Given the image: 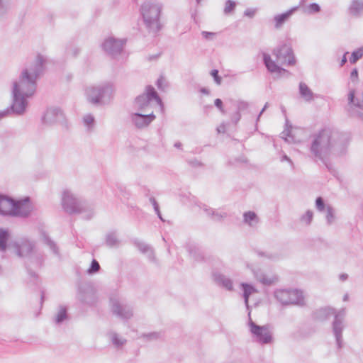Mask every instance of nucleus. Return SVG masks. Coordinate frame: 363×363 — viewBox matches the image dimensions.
Returning a JSON list of instances; mask_svg holds the SVG:
<instances>
[{
    "mask_svg": "<svg viewBox=\"0 0 363 363\" xmlns=\"http://www.w3.org/2000/svg\"><path fill=\"white\" fill-rule=\"evenodd\" d=\"M310 152L315 159L324 161L333 153H341L347 145L345 134L330 128H323L311 135Z\"/></svg>",
    "mask_w": 363,
    "mask_h": 363,
    "instance_id": "f257e3e1",
    "label": "nucleus"
},
{
    "mask_svg": "<svg viewBox=\"0 0 363 363\" xmlns=\"http://www.w3.org/2000/svg\"><path fill=\"white\" fill-rule=\"evenodd\" d=\"M46 60L41 54H38L30 67L24 68L19 76L18 82L13 83L18 85V91L25 101L32 96L36 91L37 79L42 76L45 69Z\"/></svg>",
    "mask_w": 363,
    "mask_h": 363,
    "instance_id": "f03ea898",
    "label": "nucleus"
},
{
    "mask_svg": "<svg viewBox=\"0 0 363 363\" xmlns=\"http://www.w3.org/2000/svg\"><path fill=\"white\" fill-rule=\"evenodd\" d=\"M62 206L64 211L69 214L86 213L84 218L90 220L94 216V208L86 201L77 198L69 191L63 192Z\"/></svg>",
    "mask_w": 363,
    "mask_h": 363,
    "instance_id": "7ed1b4c3",
    "label": "nucleus"
},
{
    "mask_svg": "<svg viewBox=\"0 0 363 363\" xmlns=\"http://www.w3.org/2000/svg\"><path fill=\"white\" fill-rule=\"evenodd\" d=\"M114 85L111 82H104L86 89V98L89 103L95 106L108 104L113 99Z\"/></svg>",
    "mask_w": 363,
    "mask_h": 363,
    "instance_id": "20e7f679",
    "label": "nucleus"
},
{
    "mask_svg": "<svg viewBox=\"0 0 363 363\" xmlns=\"http://www.w3.org/2000/svg\"><path fill=\"white\" fill-rule=\"evenodd\" d=\"M162 8L159 4L145 2L140 7L143 22L149 32L157 33L161 29L160 16Z\"/></svg>",
    "mask_w": 363,
    "mask_h": 363,
    "instance_id": "39448f33",
    "label": "nucleus"
},
{
    "mask_svg": "<svg viewBox=\"0 0 363 363\" xmlns=\"http://www.w3.org/2000/svg\"><path fill=\"white\" fill-rule=\"evenodd\" d=\"M152 100L157 102L162 110L164 108L162 100L155 89L152 85H147L145 91L135 99L134 104L140 112H149L151 107L150 103Z\"/></svg>",
    "mask_w": 363,
    "mask_h": 363,
    "instance_id": "423d86ee",
    "label": "nucleus"
},
{
    "mask_svg": "<svg viewBox=\"0 0 363 363\" xmlns=\"http://www.w3.org/2000/svg\"><path fill=\"white\" fill-rule=\"evenodd\" d=\"M28 101L24 100L18 91V85L14 84L12 89V103L6 109L0 111V120L11 115H23L26 111Z\"/></svg>",
    "mask_w": 363,
    "mask_h": 363,
    "instance_id": "0eeeda50",
    "label": "nucleus"
},
{
    "mask_svg": "<svg viewBox=\"0 0 363 363\" xmlns=\"http://www.w3.org/2000/svg\"><path fill=\"white\" fill-rule=\"evenodd\" d=\"M276 298L283 305H304L303 293L298 289H281L275 291Z\"/></svg>",
    "mask_w": 363,
    "mask_h": 363,
    "instance_id": "6e6552de",
    "label": "nucleus"
},
{
    "mask_svg": "<svg viewBox=\"0 0 363 363\" xmlns=\"http://www.w3.org/2000/svg\"><path fill=\"white\" fill-rule=\"evenodd\" d=\"M272 53L276 56L277 60L280 62L282 65L293 66L296 64L295 56L290 43L285 42L280 43L277 48L274 49Z\"/></svg>",
    "mask_w": 363,
    "mask_h": 363,
    "instance_id": "1a4fd4ad",
    "label": "nucleus"
},
{
    "mask_svg": "<svg viewBox=\"0 0 363 363\" xmlns=\"http://www.w3.org/2000/svg\"><path fill=\"white\" fill-rule=\"evenodd\" d=\"M77 298L82 303L94 306L97 302L96 291L91 283L77 282Z\"/></svg>",
    "mask_w": 363,
    "mask_h": 363,
    "instance_id": "9d476101",
    "label": "nucleus"
},
{
    "mask_svg": "<svg viewBox=\"0 0 363 363\" xmlns=\"http://www.w3.org/2000/svg\"><path fill=\"white\" fill-rule=\"evenodd\" d=\"M127 40L118 39L114 37L106 38L101 44L102 50L111 57H116L121 55Z\"/></svg>",
    "mask_w": 363,
    "mask_h": 363,
    "instance_id": "9b49d317",
    "label": "nucleus"
},
{
    "mask_svg": "<svg viewBox=\"0 0 363 363\" xmlns=\"http://www.w3.org/2000/svg\"><path fill=\"white\" fill-rule=\"evenodd\" d=\"M250 330L252 335L256 337L257 341L261 344H269L273 337L269 330V325H259L254 323L250 318L249 320Z\"/></svg>",
    "mask_w": 363,
    "mask_h": 363,
    "instance_id": "f8f14e48",
    "label": "nucleus"
},
{
    "mask_svg": "<svg viewBox=\"0 0 363 363\" xmlns=\"http://www.w3.org/2000/svg\"><path fill=\"white\" fill-rule=\"evenodd\" d=\"M42 121L43 123L46 124L60 123L66 129H68L65 114L60 108L52 107L48 108L42 118Z\"/></svg>",
    "mask_w": 363,
    "mask_h": 363,
    "instance_id": "ddd939ff",
    "label": "nucleus"
},
{
    "mask_svg": "<svg viewBox=\"0 0 363 363\" xmlns=\"http://www.w3.org/2000/svg\"><path fill=\"white\" fill-rule=\"evenodd\" d=\"M334 320L332 324L333 332L335 335L336 343L339 349L342 347V330L344 328L343 320L345 315V309H342L337 313L335 312Z\"/></svg>",
    "mask_w": 363,
    "mask_h": 363,
    "instance_id": "4468645a",
    "label": "nucleus"
},
{
    "mask_svg": "<svg viewBox=\"0 0 363 363\" xmlns=\"http://www.w3.org/2000/svg\"><path fill=\"white\" fill-rule=\"evenodd\" d=\"M31 211L32 205L30 198L26 197L23 199L16 200L11 216L27 218L30 215Z\"/></svg>",
    "mask_w": 363,
    "mask_h": 363,
    "instance_id": "2eb2a0df",
    "label": "nucleus"
},
{
    "mask_svg": "<svg viewBox=\"0 0 363 363\" xmlns=\"http://www.w3.org/2000/svg\"><path fill=\"white\" fill-rule=\"evenodd\" d=\"M35 244L27 238H21L13 243L16 254L19 257H27L35 248Z\"/></svg>",
    "mask_w": 363,
    "mask_h": 363,
    "instance_id": "dca6fc26",
    "label": "nucleus"
},
{
    "mask_svg": "<svg viewBox=\"0 0 363 363\" xmlns=\"http://www.w3.org/2000/svg\"><path fill=\"white\" fill-rule=\"evenodd\" d=\"M110 301L111 303V311L114 315L125 320H128L133 317V309L130 306L121 304L116 298H111Z\"/></svg>",
    "mask_w": 363,
    "mask_h": 363,
    "instance_id": "f3484780",
    "label": "nucleus"
},
{
    "mask_svg": "<svg viewBox=\"0 0 363 363\" xmlns=\"http://www.w3.org/2000/svg\"><path fill=\"white\" fill-rule=\"evenodd\" d=\"M155 115L151 111L147 114L142 113H133L130 114V119L134 125L139 129L148 126L155 119Z\"/></svg>",
    "mask_w": 363,
    "mask_h": 363,
    "instance_id": "a211bd4d",
    "label": "nucleus"
},
{
    "mask_svg": "<svg viewBox=\"0 0 363 363\" xmlns=\"http://www.w3.org/2000/svg\"><path fill=\"white\" fill-rule=\"evenodd\" d=\"M132 243L134 245L135 247L138 248V250L143 255H146L147 259L149 261L152 262H156L157 259L155 255V250L151 247V245L137 239L135 238L132 240Z\"/></svg>",
    "mask_w": 363,
    "mask_h": 363,
    "instance_id": "6ab92c4d",
    "label": "nucleus"
},
{
    "mask_svg": "<svg viewBox=\"0 0 363 363\" xmlns=\"http://www.w3.org/2000/svg\"><path fill=\"white\" fill-rule=\"evenodd\" d=\"M15 202L12 197L0 194V215L11 216Z\"/></svg>",
    "mask_w": 363,
    "mask_h": 363,
    "instance_id": "aec40b11",
    "label": "nucleus"
},
{
    "mask_svg": "<svg viewBox=\"0 0 363 363\" xmlns=\"http://www.w3.org/2000/svg\"><path fill=\"white\" fill-rule=\"evenodd\" d=\"M335 314V309L330 307L320 308L313 313V318L323 322Z\"/></svg>",
    "mask_w": 363,
    "mask_h": 363,
    "instance_id": "412c9836",
    "label": "nucleus"
},
{
    "mask_svg": "<svg viewBox=\"0 0 363 363\" xmlns=\"http://www.w3.org/2000/svg\"><path fill=\"white\" fill-rule=\"evenodd\" d=\"M296 11H298V6H294L286 12L276 15L274 18L275 28H279Z\"/></svg>",
    "mask_w": 363,
    "mask_h": 363,
    "instance_id": "4be33fe9",
    "label": "nucleus"
},
{
    "mask_svg": "<svg viewBox=\"0 0 363 363\" xmlns=\"http://www.w3.org/2000/svg\"><path fill=\"white\" fill-rule=\"evenodd\" d=\"M240 286L241 289L242 290V296L245 306L247 310H250L249 298L251 294L256 293L257 291L253 285L248 283H242Z\"/></svg>",
    "mask_w": 363,
    "mask_h": 363,
    "instance_id": "5701e85b",
    "label": "nucleus"
},
{
    "mask_svg": "<svg viewBox=\"0 0 363 363\" xmlns=\"http://www.w3.org/2000/svg\"><path fill=\"white\" fill-rule=\"evenodd\" d=\"M40 235H41V238H42V240L43 241V242L48 246L49 247V248L50 249V250L52 252V253L57 256V257H60V250H59V247H57V244L55 243V242H54L50 238V236L48 235V234L44 231V230H42L41 233H40Z\"/></svg>",
    "mask_w": 363,
    "mask_h": 363,
    "instance_id": "b1692460",
    "label": "nucleus"
},
{
    "mask_svg": "<svg viewBox=\"0 0 363 363\" xmlns=\"http://www.w3.org/2000/svg\"><path fill=\"white\" fill-rule=\"evenodd\" d=\"M348 105L354 106L363 110V91L360 96H355V90L351 89L348 94Z\"/></svg>",
    "mask_w": 363,
    "mask_h": 363,
    "instance_id": "393cba45",
    "label": "nucleus"
},
{
    "mask_svg": "<svg viewBox=\"0 0 363 363\" xmlns=\"http://www.w3.org/2000/svg\"><path fill=\"white\" fill-rule=\"evenodd\" d=\"M264 65L267 70L271 73H275L278 70H284V68L279 66L274 60H272L270 55L264 52L262 54Z\"/></svg>",
    "mask_w": 363,
    "mask_h": 363,
    "instance_id": "a878e982",
    "label": "nucleus"
},
{
    "mask_svg": "<svg viewBox=\"0 0 363 363\" xmlns=\"http://www.w3.org/2000/svg\"><path fill=\"white\" fill-rule=\"evenodd\" d=\"M349 13L355 17L358 18L362 15L363 12V1L361 0H353L352 1L349 8Z\"/></svg>",
    "mask_w": 363,
    "mask_h": 363,
    "instance_id": "bb28decb",
    "label": "nucleus"
},
{
    "mask_svg": "<svg viewBox=\"0 0 363 363\" xmlns=\"http://www.w3.org/2000/svg\"><path fill=\"white\" fill-rule=\"evenodd\" d=\"M105 244L110 248L119 247L121 241L118 238L116 230L110 231L106 235Z\"/></svg>",
    "mask_w": 363,
    "mask_h": 363,
    "instance_id": "cd10ccee",
    "label": "nucleus"
},
{
    "mask_svg": "<svg viewBox=\"0 0 363 363\" xmlns=\"http://www.w3.org/2000/svg\"><path fill=\"white\" fill-rule=\"evenodd\" d=\"M213 277L215 281L221 284L227 290L232 291L233 289V281L230 279L227 278L225 275L219 273L214 274Z\"/></svg>",
    "mask_w": 363,
    "mask_h": 363,
    "instance_id": "c85d7f7f",
    "label": "nucleus"
},
{
    "mask_svg": "<svg viewBox=\"0 0 363 363\" xmlns=\"http://www.w3.org/2000/svg\"><path fill=\"white\" fill-rule=\"evenodd\" d=\"M10 231L8 229L0 228V252H5L8 249V242L10 238Z\"/></svg>",
    "mask_w": 363,
    "mask_h": 363,
    "instance_id": "c756f323",
    "label": "nucleus"
},
{
    "mask_svg": "<svg viewBox=\"0 0 363 363\" xmlns=\"http://www.w3.org/2000/svg\"><path fill=\"white\" fill-rule=\"evenodd\" d=\"M190 255L197 262H205L206 258L204 252L196 246H191L189 249Z\"/></svg>",
    "mask_w": 363,
    "mask_h": 363,
    "instance_id": "7c9ffc66",
    "label": "nucleus"
},
{
    "mask_svg": "<svg viewBox=\"0 0 363 363\" xmlns=\"http://www.w3.org/2000/svg\"><path fill=\"white\" fill-rule=\"evenodd\" d=\"M299 94L306 101H311L313 98V93L303 82L299 84Z\"/></svg>",
    "mask_w": 363,
    "mask_h": 363,
    "instance_id": "2f4dec72",
    "label": "nucleus"
},
{
    "mask_svg": "<svg viewBox=\"0 0 363 363\" xmlns=\"http://www.w3.org/2000/svg\"><path fill=\"white\" fill-rule=\"evenodd\" d=\"M244 222L250 226H253V222L258 223L259 218L254 211H247L243 214Z\"/></svg>",
    "mask_w": 363,
    "mask_h": 363,
    "instance_id": "473e14b6",
    "label": "nucleus"
},
{
    "mask_svg": "<svg viewBox=\"0 0 363 363\" xmlns=\"http://www.w3.org/2000/svg\"><path fill=\"white\" fill-rule=\"evenodd\" d=\"M67 310L65 306H60V309L55 317V323L61 324L67 319Z\"/></svg>",
    "mask_w": 363,
    "mask_h": 363,
    "instance_id": "72a5a7b5",
    "label": "nucleus"
},
{
    "mask_svg": "<svg viewBox=\"0 0 363 363\" xmlns=\"http://www.w3.org/2000/svg\"><path fill=\"white\" fill-rule=\"evenodd\" d=\"M302 11L305 13L313 14L320 11V6L317 3H311L307 7H303Z\"/></svg>",
    "mask_w": 363,
    "mask_h": 363,
    "instance_id": "f704fd0d",
    "label": "nucleus"
},
{
    "mask_svg": "<svg viewBox=\"0 0 363 363\" xmlns=\"http://www.w3.org/2000/svg\"><path fill=\"white\" fill-rule=\"evenodd\" d=\"M111 341L113 345L118 348L122 347L126 342V340L125 338L120 337L116 333H111Z\"/></svg>",
    "mask_w": 363,
    "mask_h": 363,
    "instance_id": "c9c22d12",
    "label": "nucleus"
},
{
    "mask_svg": "<svg viewBox=\"0 0 363 363\" xmlns=\"http://www.w3.org/2000/svg\"><path fill=\"white\" fill-rule=\"evenodd\" d=\"M363 56V46L352 52L350 58V62L351 64L356 63Z\"/></svg>",
    "mask_w": 363,
    "mask_h": 363,
    "instance_id": "e433bc0d",
    "label": "nucleus"
},
{
    "mask_svg": "<svg viewBox=\"0 0 363 363\" xmlns=\"http://www.w3.org/2000/svg\"><path fill=\"white\" fill-rule=\"evenodd\" d=\"M325 218L328 225L332 224L335 220V210L330 205H327Z\"/></svg>",
    "mask_w": 363,
    "mask_h": 363,
    "instance_id": "4c0bfd02",
    "label": "nucleus"
},
{
    "mask_svg": "<svg viewBox=\"0 0 363 363\" xmlns=\"http://www.w3.org/2000/svg\"><path fill=\"white\" fill-rule=\"evenodd\" d=\"M100 268L101 267L99 262L96 259H93L89 269H87V273L89 274H96L99 271Z\"/></svg>",
    "mask_w": 363,
    "mask_h": 363,
    "instance_id": "58836bf2",
    "label": "nucleus"
},
{
    "mask_svg": "<svg viewBox=\"0 0 363 363\" xmlns=\"http://www.w3.org/2000/svg\"><path fill=\"white\" fill-rule=\"evenodd\" d=\"M236 6L235 1L233 0H227L225 2V6L223 10L225 14H229L234 11Z\"/></svg>",
    "mask_w": 363,
    "mask_h": 363,
    "instance_id": "ea45409f",
    "label": "nucleus"
},
{
    "mask_svg": "<svg viewBox=\"0 0 363 363\" xmlns=\"http://www.w3.org/2000/svg\"><path fill=\"white\" fill-rule=\"evenodd\" d=\"M149 200H150V202L152 204L154 210H155L156 214L157 215V217L162 221H164V220L163 219V218L162 216V214H161V212L160 210V206H159V204H158L157 201H156V199L153 196H152L150 198Z\"/></svg>",
    "mask_w": 363,
    "mask_h": 363,
    "instance_id": "a19ab883",
    "label": "nucleus"
},
{
    "mask_svg": "<svg viewBox=\"0 0 363 363\" xmlns=\"http://www.w3.org/2000/svg\"><path fill=\"white\" fill-rule=\"evenodd\" d=\"M315 207L320 212L324 211L327 209L324 199L321 196H318L315 199Z\"/></svg>",
    "mask_w": 363,
    "mask_h": 363,
    "instance_id": "79ce46f5",
    "label": "nucleus"
},
{
    "mask_svg": "<svg viewBox=\"0 0 363 363\" xmlns=\"http://www.w3.org/2000/svg\"><path fill=\"white\" fill-rule=\"evenodd\" d=\"M313 213L311 210H308L301 218V220L309 225L313 219Z\"/></svg>",
    "mask_w": 363,
    "mask_h": 363,
    "instance_id": "37998d69",
    "label": "nucleus"
},
{
    "mask_svg": "<svg viewBox=\"0 0 363 363\" xmlns=\"http://www.w3.org/2000/svg\"><path fill=\"white\" fill-rule=\"evenodd\" d=\"M227 217V213L225 212H218L215 211L213 216H212L211 219L216 222L222 221L225 218Z\"/></svg>",
    "mask_w": 363,
    "mask_h": 363,
    "instance_id": "c03bdc74",
    "label": "nucleus"
},
{
    "mask_svg": "<svg viewBox=\"0 0 363 363\" xmlns=\"http://www.w3.org/2000/svg\"><path fill=\"white\" fill-rule=\"evenodd\" d=\"M249 103L245 101H238L237 102V111L240 113L245 110H247L249 108Z\"/></svg>",
    "mask_w": 363,
    "mask_h": 363,
    "instance_id": "a18cd8bd",
    "label": "nucleus"
},
{
    "mask_svg": "<svg viewBox=\"0 0 363 363\" xmlns=\"http://www.w3.org/2000/svg\"><path fill=\"white\" fill-rule=\"evenodd\" d=\"M211 75L213 78L215 82L220 85L222 82V77L218 74V70L216 69H213L211 71Z\"/></svg>",
    "mask_w": 363,
    "mask_h": 363,
    "instance_id": "49530a36",
    "label": "nucleus"
},
{
    "mask_svg": "<svg viewBox=\"0 0 363 363\" xmlns=\"http://www.w3.org/2000/svg\"><path fill=\"white\" fill-rule=\"evenodd\" d=\"M259 281L264 285L270 286L274 282V279L263 275L260 278Z\"/></svg>",
    "mask_w": 363,
    "mask_h": 363,
    "instance_id": "de8ad7c7",
    "label": "nucleus"
},
{
    "mask_svg": "<svg viewBox=\"0 0 363 363\" xmlns=\"http://www.w3.org/2000/svg\"><path fill=\"white\" fill-rule=\"evenodd\" d=\"M161 335L162 334L160 333L153 332L147 334H144L143 337L147 338V340H151L159 339L161 337Z\"/></svg>",
    "mask_w": 363,
    "mask_h": 363,
    "instance_id": "09e8293b",
    "label": "nucleus"
},
{
    "mask_svg": "<svg viewBox=\"0 0 363 363\" xmlns=\"http://www.w3.org/2000/svg\"><path fill=\"white\" fill-rule=\"evenodd\" d=\"M30 262H33L36 267L40 268L43 264V258L42 255H37L33 260H30Z\"/></svg>",
    "mask_w": 363,
    "mask_h": 363,
    "instance_id": "8fccbe9b",
    "label": "nucleus"
},
{
    "mask_svg": "<svg viewBox=\"0 0 363 363\" xmlns=\"http://www.w3.org/2000/svg\"><path fill=\"white\" fill-rule=\"evenodd\" d=\"M118 189L120 192L119 196H121L125 199H128L130 194L128 191H126L125 188L122 186L121 185L118 186Z\"/></svg>",
    "mask_w": 363,
    "mask_h": 363,
    "instance_id": "3c124183",
    "label": "nucleus"
},
{
    "mask_svg": "<svg viewBox=\"0 0 363 363\" xmlns=\"http://www.w3.org/2000/svg\"><path fill=\"white\" fill-rule=\"evenodd\" d=\"M25 265H26L27 272L29 274V276L34 279H38V276L34 271L32 270V269L30 267V264L28 262H26Z\"/></svg>",
    "mask_w": 363,
    "mask_h": 363,
    "instance_id": "603ef678",
    "label": "nucleus"
},
{
    "mask_svg": "<svg viewBox=\"0 0 363 363\" xmlns=\"http://www.w3.org/2000/svg\"><path fill=\"white\" fill-rule=\"evenodd\" d=\"M291 125H289V121L286 120V128L285 130L282 132V134L286 137H291Z\"/></svg>",
    "mask_w": 363,
    "mask_h": 363,
    "instance_id": "864d4df0",
    "label": "nucleus"
},
{
    "mask_svg": "<svg viewBox=\"0 0 363 363\" xmlns=\"http://www.w3.org/2000/svg\"><path fill=\"white\" fill-rule=\"evenodd\" d=\"M84 122L86 125H93L94 122V118L92 115L91 114H88V115H86L84 117Z\"/></svg>",
    "mask_w": 363,
    "mask_h": 363,
    "instance_id": "5fc2aeb1",
    "label": "nucleus"
},
{
    "mask_svg": "<svg viewBox=\"0 0 363 363\" xmlns=\"http://www.w3.org/2000/svg\"><path fill=\"white\" fill-rule=\"evenodd\" d=\"M350 79L352 82H355L358 80V70L354 68L350 72Z\"/></svg>",
    "mask_w": 363,
    "mask_h": 363,
    "instance_id": "6e6d98bb",
    "label": "nucleus"
},
{
    "mask_svg": "<svg viewBox=\"0 0 363 363\" xmlns=\"http://www.w3.org/2000/svg\"><path fill=\"white\" fill-rule=\"evenodd\" d=\"M241 118V114L239 111H236L235 113H233V115L232 116V118H231V120H232V122L236 125L240 120Z\"/></svg>",
    "mask_w": 363,
    "mask_h": 363,
    "instance_id": "4d7b16f0",
    "label": "nucleus"
},
{
    "mask_svg": "<svg viewBox=\"0 0 363 363\" xmlns=\"http://www.w3.org/2000/svg\"><path fill=\"white\" fill-rule=\"evenodd\" d=\"M188 163L190 166L193 167H198L203 166V164L201 162L199 161L196 159L190 160L188 161Z\"/></svg>",
    "mask_w": 363,
    "mask_h": 363,
    "instance_id": "13d9d810",
    "label": "nucleus"
},
{
    "mask_svg": "<svg viewBox=\"0 0 363 363\" xmlns=\"http://www.w3.org/2000/svg\"><path fill=\"white\" fill-rule=\"evenodd\" d=\"M214 105L218 108L222 113H224L223 101L220 99H216L214 101Z\"/></svg>",
    "mask_w": 363,
    "mask_h": 363,
    "instance_id": "bf43d9fd",
    "label": "nucleus"
},
{
    "mask_svg": "<svg viewBox=\"0 0 363 363\" xmlns=\"http://www.w3.org/2000/svg\"><path fill=\"white\" fill-rule=\"evenodd\" d=\"M201 35L206 40H211L213 37L216 35V33L208 31H202Z\"/></svg>",
    "mask_w": 363,
    "mask_h": 363,
    "instance_id": "052dcab7",
    "label": "nucleus"
},
{
    "mask_svg": "<svg viewBox=\"0 0 363 363\" xmlns=\"http://www.w3.org/2000/svg\"><path fill=\"white\" fill-rule=\"evenodd\" d=\"M203 210L206 213V215L208 216L211 218L215 213V210H213V208H211L206 205H203Z\"/></svg>",
    "mask_w": 363,
    "mask_h": 363,
    "instance_id": "680f3d73",
    "label": "nucleus"
},
{
    "mask_svg": "<svg viewBox=\"0 0 363 363\" xmlns=\"http://www.w3.org/2000/svg\"><path fill=\"white\" fill-rule=\"evenodd\" d=\"M163 82H164V78L162 76L160 77H159L156 82V86H157L158 89H160L161 91L164 90V86H163Z\"/></svg>",
    "mask_w": 363,
    "mask_h": 363,
    "instance_id": "e2e57ef3",
    "label": "nucleus"
},
{
    "mask_svg": "<svg viewBox=\"0 0 363 363\" xmlns=\"http://www.w3.org/2000/svg\"><path fill=\"white\" fill-rule=\"evenodd\" d=\"M350 116H355L357 118L363 120V113L361 111H350Z\"/></svg>",
    "mask_w": 363,
    "mask_h": 363,
    "instance_id": "0e129e2a",
    "label": "nucleus"
},
{
    "mask_svg": "<svg viewBox=\"0 0 363 363\" xmlns=\"http://www.w3.org/2000/svg\"><path fill=\"white\" fill-rule=\"evenodd\" d=\"M255 11L253 9H247L245 11L244 15L250 18H252L255 16Z\"/></svg>",
    "mask_w": 363,
    "mask_h": 363,
    "instance_id": "69168bd1",
    "label": "nucleus"
},
{
    "mask_svg": "<svg viewBox=\"0 0 363 363\" xmlns=\"http://www.w3.org/2000/svg\"><path fill=\"white\" fill-rule=\"evenodd\" d=\"M322 162H323V164H325V166L326 167L329 172H330L331 173L335 172V169L333 168L332 164L326 161V158H324V161Z\"/></svg>",
    "mask_w": 363,
    "mask_h": 363,
    "instance_id": "338daca9",
    "label": "nucleus"
},
{
    "mask_svg": "<svg viewBox=\"0 0 363 363\" xmlns=\"http://www.w3.org/2000/svg\"><path fill=\"white\" fill-rule=\"evenodd\" d=\"M217 131L218 133H225L226 131L225 125L224 123L220 124L217 128Z\"/></svg>",
    "mask_w": 363,
    "mask_h": 363,
    "instance_id": "774afa93",
    "label": "nucleus"
}]
</instances>
